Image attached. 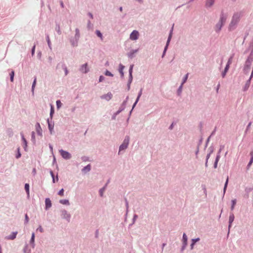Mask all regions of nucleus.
<instances>
[{
  "label": "nucleus",
  "instance_id": "nucleus-48",
  "mask_svg": "<svg viewBox=\"0 0 253 253\" xmlns=\"http://www.w3.org/2000/svg\"><path fill=\"white\" fill-rule=\"evenodd\" d=\"M53 112H54L53 109L52 108V107H51V112H50V115H51L53 113Z\"/></svg>",
  "mask_w": 253,
  "mask_h": 253
},
{
  "label": "nucleus",
  "instance_id": "nucleus-11",
  "mask_svg": "<svg viewBox=\"0 0 253 253\" xmlns=\"http://www.w3.org/2000/svg\"><path fill=\"white\" fill-rule=\"evenodd\" d=\"M87 63H85L82 66L81 68V70L82 71V72L84 73H86L88 72V70L87 68Z\"/></svg>",
  "mask_w": 253,
  "mask_h": 253
},
{
  "label": "nucleus",
  "instance_id": "nucleus-58",
  "mask_svg": "<svg viewBox=\"0 0 253 253\" xmlns=\"http://www.w3.org/2000/svg\"><path fill=\"white\" fill-rule=\"evenodd\" d=\"M50 148L52 149V147L50 146Z\"/></svg>",
  "mask_w": 253,
  "mask_h": 253
},
{
  "label": "nucleus",
  "instance_id": "nucleus-56",
  "mask_svg": "<svg viewBox=\"0 0 253 253\" xmlns=\"http://www.w3.org/2000/svg\"><path fill=\"white\" fill-rule=\"evenodd\" d=\"M248 62H246V65H247V66H248Z\"/></svg>",
  "mask_w": 253,
  "mask_h": 253
},
{
  "label": "nucleus",
  "instance_id": "nucleus-22",
  "mask_svg": "<svg viewBox=\"0 0 253 253\" xmlns=\"http://www.w3.org/2000/svg\"><path fill=\"white\" fill-rule=\"evenodd\" d=\"M90 170V166L89 165H87V166L85 167L83 170L86 172V171H89Z\"/></svg>",
  "mask_w": 253,
  "mask_h": 253
},
{
  "label": "nucleus",
  "instance_id": "nucleus-5",
  "mask_svg": "<svg viewBox=\"0 0 253 253\" xmlns=\"http://www.w3.org/2000/svg\"><path fill=\"white\" fill-rule=\"evenodd\" d=\"M139 33L136 30H134L130 35V39L131 40H136L138 38Z\"/></svg>",
  "mask_w": 253,
  "mask_h": 253
},
{
  "label": "nucleus",
  "instance_id": "nucleus-21",
  "mask_svg": "<svg viewBox=\"0 0 253 253\" xmlns=\"http://www.w3.org/2000/svg\"><path fill=\"white\" fill-rule=\"evenodd\" d=\"M228 180H229V178H228V176H227V177L226 178V180L225 183V185H224V189H223L224 193H225V191H226V188H227V184H228Z\"/></svg>",
  "mask_w": 253,
  "mask_h": 253
},
{
  "label": "nucleus",
  "instance_id": "nucleus-9",
  "mask_svg": "<svg viewBox=\"0 0 253 253\" xmlns=\"http://www.w3.org/2000/svg\"><path fill=\"white\" fill-rule=\"evenodd\" d=\"M112 97V94L111 92H108L106 94L104 95L101 97L102 98L105 99L107 100H110Z\"/></svg>",
  "mask_w": 253,
  "mask_h": 253
},
{
  "label": "nucleus",
  "instance_id": "nucleus-39",
  "mask_svg": "<svg viewBox=\"0 0 253 253\" xmlns=\"http://www.w3.org/2000/svg\"><path fill=\"white\" fill-rule=\"evenodd\" d=\"M38 231H39L40 232L42 233L43 232V228L42 227V226H40L39 228L37 229Z\"/></svg>",
  "mask_w": 253,
  "mask_h": 253
},
{
  "label": "nucleus",
  "instance_id": "nucleus-31",
  "mask_svg": "<svg viewBox=\"0 0 253 253\" xmlns=\"http://www.w3.org/2000/svg\"><path fill=\"white\" fill-rule=\"evenodd\" d=\"M188 77V74H187L185 75V77L184 78V79H183V83H182V84H181V86H182V85H183V84L185 82H186V81H187V80Z\"/></svg>",
  "mask_w": 253,
  "mask_h": 253
},
{
  "label": "nucleus",
  "instance_id": "nucleus-26",
  "mask_svg": "<svg viewBox=\"0 0 253 253\" xmlns=\"http://www.w3.org/2000/svg\"><path fill=\"white\" fill-rule=\"evenodd\" d=\"M14 72L13 71H12L11 73L10 74V81L11 82H13V79H14Z\"/></svg>",
  "mask_w": 253,
  "mask_h": 253
},
{
  "label": "nucleus",
  "instance_id": "nucleus-27",
  "mask_svg": "<svg viewBox=\"0 0 253 253\" xmlns=\"http://www.w3.org/2000/svg\"><path fill=\"white\" fill-rule=\"evenodd\" d=\"M56 105H57V108L58 109H59V108L61 107V106L62 105V103L60 100L56 101Z\"/></svg>",
  "mask_w": 253,
  "mask_h": 253
},
{
  "label": "nucleus",
  "instance_id": "nucleus-3",
  "mask_svg": "<svg viewBox=\"0 0 253 253\" xmlns=\"http://www.w3.org/2000/svg\"><path fill=\"white\" fill-rule=\"evenodd\" d=\"M226 20V17L223 15H222L220 17V21L219 23L216 25V30L218 31L221 29V28L223 24L225 22Z\"/></svg>",
  "mask_w": 253,
  "mask_h": 253
},
{
  "label": "nucleus",
  "instance_id": "nucleus-47",
  "mask_svg": "<svg viewBox=\"0 0 253 253\" xmlns=\"http://www.w3.org/2000/svg\"><path fill=\"white\" fill-rule=\"evenodd\" d=\"M48 127L50 131H51V129L53 128V127L51 126L50 124L48 125Z\"/></svg>",
  "mask_w": 253,
  "mask_h": 253
},
{
  "label": "nucleus",
  "instance_id": "nucleus-16",
  "mask_svg": "<svg viewBox=\"0 0 253 253\" xmlns=\"http://www.w3.org/2000/svg\"><path fill=\"white\" fill-rule=\"evenodd\" d=\"M22 140H23V141L24 143V148L25 149V150H26V148L27 146V141H26V139L24 138L23 135L22 136Z\"/></svg>",
  "mask_w": 253,
  "mask_h": 253
},
{
  "label": "nucleus",
  "instance_id": "nucleus-13",
  "mask_svg": "<svg viewBox=\"0 0 253 253\" xmlns=\"http://www.w3.org/2000/svg\"><path fill=\"white\" fill-rule=\"evenodd\" d=\"M59 202L60 204H63V205H69V204H70L69 201L68 200H66V199L60 200L59 201Z\"/></svg>",
  "mask_w": 253,
  "mask_h": 253
},
{
  "label": "nucleus",
  "instance_id": "nucleus-24",
  "mask_svg": "<svg viewBox=\"0 0 253 253\" xmlns=\"http://www.w3.org/2000/svg\"><path fill=\"white\" fill-rule=\"evenodd\" d=\"M171 32L170 33V34H169V38H168V41H167V45H166V46L165 47L164 52L166 50L167 48V46H168V44H169V42L170 40L171 37Z\"/></svg>",
  "mask_w": 253,
  "mask_h": 253
},
{
  "label": "nucleus",
  "instance_id": "nucleus-25",
  "mask_svg": "<svg viewBox=\"0 0 253 253\" xmlns=\"http://www.w3.org/2000/svg\"><path fill=\"white\" fill-rule=\"evenodd\" d=\"M96 35H97L98 37H99V38H101V40L103 39L102 35V34L101 33V32L97 30L96 31Z\"/></svg>",
  "mask_w": 253,
  "mask_h": 253
},
{
  "label": "nucleus",
  "instance_id": "nucleus-54",
  "mask_svg": "<svg viewBox=\"0 0 253 253\" xmlns=\"http://www.w3.org/2000/svg\"><path fill=\"white\" fill-rule=\"evenodd\" d=\"M209 156H210L209 155L207 156V159L209 158Z\"/></svg>",
  "mask_w": 253,
  "mask_h": 253
},
{
  "label": "nucleus",
  "instance_id": "nucleus-46",
  "mask_svg": "<svg viewBox=\"0 0 253 253\" xmlns=\"http://www.w3.org/2000/svg\"><path fill=\"white\" fill-rule=\"evenodd\" d=\"M47 42H48V45L50 46V42L49 39L48 37H47Z\"/></svg>",
  "mask_w": 253,
  "mask_h": 253
},
{
  "label": "nucleus",
  "instance_id": "nucleus-17",
  "mask_svg": "<svg viewBox=\"0 0 253 253\" xmlns=\"http://www.w3.org/2000/svg\"><path fill=\"white\" fill-rule=\"evenodd\" d=\"M183 240L184 246H186L187 245V237L185 233H184L183 235Z\"/></svg>",
  "mask_w": 253,
  "mask_h": 253
},
{
  "label": "nucleus",
  "instance_id": "nucleus-19",
  "mask_svg": "<svg viewBox=\"0 0 253 253\" xmlns=\"http://www.w3.org/2000/svg\"><path fill=\"white\" fill-rule=\"evenodd\" d=\"M250 81L249 80L247 82L246 84H245V86L244 87V90L245 91L248 89V88L249 87V86H250Z\"/></svg>",
  "mask_w": 253,
  "mask_h": 253
},
{
  "label": "nucleus",
  "instance_id": "nucleus-55",
  "mask_svg": "<svg viewBox=\"0 0 253 253\" xmlns=\"http://www.w3.org/2000/svg\"><path fill=\"white\" fill-rule=\"evenodd\" d=\"M129 56L132 57V55H129Z\"/></svg>",
  "mask_w": 253,
  "mask_h": 253
},
{
  "label": "nucleus",
  "instance_id": "nucleus-37",
  "mask_svg": "<svg viewBox=\"0 0 253 253\" xmlns=\"http://www.w3.org/2000/svg\"><path fill=\"white\" fill-rule=\"evenodd\" d=\"M200 240L199 238L193 239L192 240V242L193 244H195L197 242Z\"/></svg>",
  "mask_w": 253,
  "mask_h": 253
},
{
  "label": "nucleus",
  "instance_id": "nucleus-7",
  "mask_svg": "<svg viewBox=\"0 0 253 253\" xmlns=\"http://www.w3.org/2000/svg\"><path fill=\"white\" fill-rule=\"evenodd\" d=\"M36 131L38 133V135H40V136H42V128L40 125V124L39 123H37L36 125Z\"/></svg>",
  "mask_w": 253,
  "mask_h": 253
},
{
  "label": "nucleus",
  "instance_id": "nucleus-50",
  "mask_svg": "<svg viewBox=\"0 0 253 253\" xmlns=\"http://www.w3.org/2000/svg\"><path fill=\"white\" fill-rule=\"evenodd\" d=\"M60 4H61V6L62 7H64V4H63V2H62V1H61V2H60Z\"/></svg>",
  "mask_w": 253,
  "mask_h": 253
},
{
  "label": "nucleus",
  "instance_id": "nucleus-57",
  "mask_svg": "<svg viewBox=\"0 0 253 253\" xmlns=\"http://www.w3.org/2000/svg\"><path fill=\"white\" fill-rule=\"evenodd\" d=\"M33 171H34V172H35L36 171V169H34Z\"/></svg>",
  "mask_w": 253,
  "mask_h": 253
},
{
  "label": "nucleus",
  "instance_id": "nucleus-35",
  "mask_svg": "<svg viewBox=\"0 0 253 253\" xmlns=\"http://www.w3.org/2000/svg\"><path fill=\"white\" fill-rule=\"evenodd\" d=\"M35 240V234L34 233H32V237L31 239V242L32 243H34Z\"/></svg>",
  "mask_w": 253,
  "mask_h": 253
},
{
  "label": "nucleus",
  "instance_id": "nucleus-49",
  "mask_svg": "<svg viewBox=\"0 0 253 253\" xmlns=\"http://www.w3.org/2000/svg\"><path fill=\"white\" fill-rule=\"evenodd\" d=\"M195 244H193V243H192L191 245V249H193V246Z\"/></svg>",
  "mask_w": 253,
  "mask_h": 253
},
{
  "label": "nucleus",
  "instance_id": "nucleus-4",
  "mask_svg": "<svg viewBox=\"0 0 253 253\" xmlns=\"http://www.w3.org/2000/svg\"><path fill=\"white\" fill-rule=\"evenodd\" d=\"M60 153L62 157L65 159H69L71 158V154L67 151L61 150Z\"/></svg>",
  "mask_w": 253,
  "mask_h": 253
},
{
  "label": "nucleus",
  "instance_id": "nucleus-18",
  "mask_svg": "<svg viewBox=\"0 0 253 253\" xmlns=\"http://www.w3.org/2000/svg\"><path fill=\"white\" fill-rule=\"evenodd\" d=\"M142 89L140 90V92L138 94V95L137 97V99L136 100V101L134 103V105H133V107L136 104V103H137V102L138 101L139 99V98L141 96V94H142Z\"/></svg>",
  "mask_w": 253,
  "mask_h": 253
},
{
  "label": "nucleus",
  "instance_id": "nucleus-20",
  "mask_svg": "<svg viewBox=\"0 0 253 253\" xmlns=\"http://www.w3.org/2000/svg\"><path fill=\"white\" fill-rule=\"evenodd\" d=\"M219 156H217L216 158V160H215V161L214 162V169H216L217 168V163L218 162V161H219Z\"/></svg>",
  "mask_w": 253,
  "mask_h": 253
},
{
  "label": "nucleus",
  "instance_id": "nucleus-28",
  "mask_svg": "<svg viewBox=\"0 0 253 253\" xmlns=\"http://www.w3.org/2000/svg\"><path fill=\"white\" fill-rule=\"evenodd\" d=\"M232 205L231 206V210H233L234 206L236 204V200L235 199L232 200Z\"/></svg>",
  "mask_w": 253,
  "mask_h": 253
},
{
  "label": "nucleus",
  "instance_id": "nucleus-2",
  "mask_svg": "<svg viewBox=\"0 0 253 253\" xmlns=\"http://www.w3.org/2000/svg\"><path fill=\"white\" fill-rule=\"evenodd\" d=\"M129 137L126 136L124 139L123 144L120 147L119 152H120L122 150L126 149L129 143Z\"/></svg>",
  "mask_w": 253,
  "mask_h": 253
},
{
  "label": "nucleus",
  "instance_id": "nucleus-40",
  "mask_svg": "<svg viewBox=\"0 0 253 253\" xmlns=\"http://www.w3.org/2000/svg\"><path fill=\"white\" fill-rule=\"evenodd\" d=\"M50 174L52 177V179H53V182L54 183L55 182V178H54V174L53 173V172L52 171H50Z\"/></svg>",
  "mask_w": 253,
  "mask_h": 253
},
{
  "label": "nucleus",
  "instance_id": "nucleus-45",
  "mask_svg": "<svg viewBox=\"0 0 253 253\" xmlns=\"http://www.w3.org/2000/svg\"><path fill=\"white\" fill-rule=\"evenodd\" d=\"M64 71L65 72V75H67L68 74V70L66 67H65Z\"/></svg>",
  "mask_w": 253,
  "mask_h": 253
},
{
  "label": "nucleus",
  "instance_id": "nucleus-43",
  "mask_svg": "<svg viewBox=\"0 0 253 253\" xmlns=\"http://www.w3.org/2000/svg\"><path fill=\"white\" fill-rule=\"evenodd\" d=\"M104 79V77L102 76H100V78H99V82H102Z\"/></svg>",
  "mask_w": 253,
  "mask_h": 253
},
{
  "label": "nucleus",
  "instance_id": "nucleus-36",
  "mask_svg": "<svg viewBox=\"0 0 253 253\" xmlns=\"http://www.w3.org/2000/svg\"><path fill=\"white\" fill-rule=\"evenodd\" d=\"M132 68H133V65H131L130 67V69H129V74H130V76L131 77H132Z\"/></svg>",
  "mask_w": 253,
  "mask_h": 253
},
{
  "label": "nucleus",
  "instance_id": "nucleus-34",
  "mask_svg": "<svg viewBox=\"0 0 253 253\" xmlns=\"http://www.w3.org/2000/svg\"><path fill=\"white\" fill-rule=\"evenodd\" d=\"M251 155L252 156V158H251V160H250V162H249V165H248L249 166H250V165H252V163H253V152H252V153H251Z\"/></svg>",
  "mask_w": 253,
  "mask_h": 253
},
{
  "label": "nucleus",
  "instance_id": "nucleus-14",
  "mask_svg": "<svg viewBox=\"0 0 253 253\" xmlns=\"http://www.w3.org/2000/svg\"><path fill=\"white\" fill-rule=\"evenodd\" d=\"M214 1V0H207L206 2L207 6H211L213 4Z\"/></svg>",
  "mask_w": 253,
  "mask_h": 253
},
{
  "label": "nucleus",
  "instance_id": "nucleus-42",
  "mask_svg": "<svg viewBox=\"0 0 253 253\" xmlns=\"http://www.w3.org/2000/svg\"><path fill=\"white\" fill-rule=\"evenodd\" d=\"M29 221V218L27 214L25 215V222L27 223Z\"/></svg>",
  "mask_w": 253,
  "mask_h": 253
},
{
  "label": "nucleus",
  "instance_id": "nucleus-53",
  "mask_svg": "<svg viewBox=\"0 0 253 253\" xmlns=\"http://www.w3.org/2000/svg\"><path fill=\"white\" fill-rule=\"evenodd\" d=\"M120 11H122L123 10L122 7H121L120 8Z\"/></svg>",
  "mask_w": 253,
  "mask_h": 253
},
{
  "label": "nucleus",
  "instance_id": "nucleus-10",
  "mask_svg": "<svg viewBox=\"0 0 253 253\" xmlns=\"http://www.w3.org/2000/svg\"><path fill=\"white\" fill-rule=\"evenodd\" d=\"M17 234V232H12L11 235L7 237L6 238L8 240H13L16 238Z\"/></svg>",
  "mask_w": 253,
  "mask_h": 253
},
{
  "label": "nucleus",
  "instance_id": "nucleus-51",
  "mask_svg": "<svg viewBox=\"0 0 253 253\" xmlns=\"http://www.w3.org/2000/svg\"><path fill=\"white\" fill-rule=\"evenodd\" d=\"M89 15L90 17L91 18H93V16H92V15L91 13H89Z\"/></svg>",
  "mask_w": 253,
  "mask_h": 253
},
{
  "label": "nucleus",
  "instance_id": "nucleus-59",
  "mask_svg": "<svg viewBox=\"0 0 253 253\" xmlns=\"http://www.w3.org/2000/svg\"><path fill=\"white\" fill-rule=\"evenodd\" d=\"M57 181L58 180V177H56Z\"/></svg>",
  "mask_w": 253,
  "mask_h": 253
},
{
  "label": "nucleus",
  "instance_id": "nucleus-30",
  "mask_svg": "<svg viewBox=\"0 0 253 253\" xmlns=\"http://www.w3.org/2000/svg\"><path fill=\"white\" fill-rule=\"evenodd\" d=\"M58 194L60 196H63L64 195V189H61L58 193Z\"/></svg>",
  "mask_w": 253,
  "mask_h": 253
},
{
  "label": "nucleus",
  "instance_id": "nucleus-1",
  "mask_svg": "<svg viewBox=\"0 0 253 253\" xmlns=\"http://www.w3.org/2000/svg\"><path fill=\"white\" fill-rule=\"evenodd\" d=\"M240 18V14H235L233 15L232 21L230 24L229 28L231 29L233 26H234L239 21Z\"/></svg>",
  "mask_w": 253,
  "mask_h": 253
},
{
  "label": "nucleus",
  "instance_id": "nucleus-33",
  "mask_svg": "<svg viewBox=\"0 0 253 253\" xmlns=\"http://www.w3.org/2000/svg\"><path fill=\"white\" fill-rule=\"evenodd\" d=\"M105 75L106 76H111L112 77L113 76V74L110 72L109 71H106V72H105Z\"/></svg>",
  "mask_w": 253,
  "mask_h": 253
},
{
  "label": "nucleus",
  "instance_id": "nucleus-23",
  "mask_svg": "<svg viewBox=\"0 0 253 253\" xmlns=\"http://www.w3.org/2000/svg\"><path fill=\"white\" fill-rule=\"evenodd\" d=\"M25 189L27 193V194L29 195V185L27 183L25 185Z\"/></svg>",
  "mask_w": 253,
  "mask_h": 253
},
{
  "label": "nucleus",
  "instance_id": "nucleus-12",
  "mask_svg": "<svg viewBox=\"0 0 253 253\" xmlns=\"http://www.w3.org/2000/svg\"><path fill=\"white\" fill-rule=\"evenodd\" d=\"M234 219V214L233 213H231L229 216V227H230L231 226V224L232 223V222L233 221Z\"/></svg>",
  "mask_w": 253,
  "mask_h": 253
},
{
  "label": "nucleus",
  "instance_id": "nucleus-8",
  "mask_svg": "<svg viewBox=\"0 0 253 253\" xmlns=\"http://www.w3.org/2000/svg\"><path fill=\"white\" fill-rule=\"evenodd\" d=\"M45 209L46 210L49 209L51 207V202L49 198H46L45 200Z\"/></svg>",
  "mask_w": 253,
  "mask_h": 253
},
{
  "label": "nucleus",
  "instance_id": "nucleus-32",
  "mask_svg": "<svg viewBox=\"0 0 253 253\" xmlns=\"http://www.w3.org/2000/svg\"><path fill=\"white\" fill-rule=\"evenodd\" d=\"M17 150H18V154H17V155L16 156V158L17 159H18V158H19L21 157V153H20V149H19V148H18L17 149Z\"/></svg>",
  "mask_w": 253,
  "mask_h": 253
},
{
  "label": "nucleus",
  "instance_id": "nucleus-38",
  "mask_svg": "<svg viewBox=\"0 0 253 253\" xmlns=\"http://www.w3.org/2000/svg\"><path fill=\"white\" fill-rule=\"evenodd\" d=\"M32 139L34 141H35V132L34 131H33L32 132Z\"/></svg>",
  "mask_w": 253,
  "mask_h": 253
},
{
  "label": "nucleus",
  "instance_id": "nucleus-6",
  "mask_svg": "<svg viewBox=\"0 0 253 253\" xmlns=\"http://www.w3.org/2000/svg\"><path fill=\"white\" fill-rule=\"evenodd\" d=\"M231 62L232 58H230L228 61L227 64L225 67L224 72L222 73V76L223 78H224L226 74L229 69L230 64L231 63Z\"/></svg>",
  "mask_w": 253,
  "mask_h": 253
},
{
  "label": "nucleus",
  "instance_id": "nucleus-44",
  "mask_svg": "<svg viewBox=\"0 0 253 253\" xmlns=\"http://www.w3.org/2000/svg\"><path fill=\"white\" fill-rule=\"evenodd\" d=\"M35 45H34L32 48V55H34V53H35Z\"/></svg>",
  "mask_w": 253,
  "mask_h": 253
},
{
  "label": "nucleus",
  "instance_id": "nucleus-52",
  "mask_svg": "<svg viewBox=\"0 0 253 253\" xmlns=\"http://www.w3.org/2000/svg\"><path fill=\"white\" fill-rule=\"evenodd\" d=\"M251 124H252L251 123H250L249 124V125H248V127H249L251 126Z\"/></svg>",
  "mask_w": 253,
  "mask_h": 253
},
{
  "label": "nucleus",
  "instance_id": "nucleus-41",
  "mask_svg": "<svg viewBox=\"0 0 253 253\" xmlns=\"http://www.w3.org/2000/svg\"><path fill=\"white\" fill-rule=\"evenodd\" d=\"M105 190V188H103L100 190V194L102 196L103 195V193Z\"/></svg>",
  "mask_w": 253,
  "mask_h": 253
},
{
  "label": "nucleus",
  "instance_id": "nucleus-15",
  "mask_svg": "<svg viewBox=\"0 0 253 253\" xmlns=\"http://www.w3.org/2000/svg\"><path fill=\"white\" fill-rule=\"evenodd\" d=\"M124 68L125 67L123 65L120 64L119 65V72L121 73L122 77L124 76L123 70Z\"/></svg>",
  "mask_w": 253,
  "mask_h": 253
},
{
  "label": "nucleus",
  "instance_id": "nucleus-29",
  "mask_svg": "<svg viewBox=\"0 0 253 253\" xmlns=\"http://www.w3.org/2000/svg\"><path fill=\"white\" fill-rule=\"evenodd\" d=\"M36 80H37L36 78H35L33 84H32V91L34 90V88L35 87V85H36Z\"/></svg>",
  "mask_w": 253,
  "mask_h": 253
}]
</instances>
